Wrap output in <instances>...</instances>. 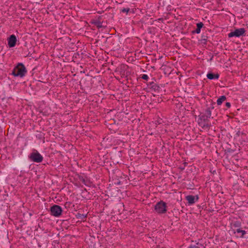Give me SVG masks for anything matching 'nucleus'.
Masks as SVG:
<instances>
[{
    "label": "nucleus",
    "instance_id": "20e7f679",
    "mask_svg": "<svg viewBox=\"0 0 248 248\" xmlns=\"http://www.w3.org/2000/svg\"><path fill=\"white\" fill-rule=\"evenodd\" d=\"M31 159L36 162H41L43 160L42 156L38 152L33 153L31 155Z\"/></svg>",
    "mask_w": 248,
    "mask_h": 248
},
{
    "label": "nucleus",
    "instance_id": "f03ea898",
    "mask_svg": "<svg viewBox=\"0 0 248 248\" xmlns=\"http://www.w3.org/2000/svg\"><path fill=\"white\" fill-rule=\"evenodd\" d=\"M155 210L159 214L165 213L167 211L166 203L162 201L158 202L155 206Z\"/></svg>",
    "mask_w": 248,
    "mask_h": 248
},
{
    "label": "nucleus",
    "instance_id": "9b49d317",
    "mask_svg": "<svg viewBox=\"0 0 248 248\" xmlns=\"http://www.w3.org/2000/svg\"><path fill=\"white\" fill-rule=\"evenodd\" d=\"M94 24L98 28H101L104 27V26L102 25V23L99 21L95 22Z\"/></svg>",
    "mask_w": 248,
    "mask_h": 248
},
{
    "label": "nucleus",
    "instance_id": "0eeeda50",
    "mask_svg": "<svg viewBox=\"0 0 248 248\" xmlns=\"http://www.w3.org/2000/svg\"><path fill=\"white\" fill-rule=\"evenodd\" d=\"M186 198L189 204H193L195 202V200L196 201H197L198 200V196H196V198L195 199V197L192 195H188L186 196Z\"/></svg>",
    "mask_w": 248,
    "mask_h": 248
},
{
    "label": "nucleus",
    "instance_id": "423d86ee",
    "mask_svg": "<svg viewBox=\"0 0 248 248\" xmlns=\"http://www.w3.org/2000/svg\"><path fill=\"white\" fill-rule=\"evenodd\" d=\"M16 38L15 35H12L8 38V45L10 47H14L16 42Z\"/></svg>",
    "mask_w": 248,
    "mask_h": 248
},
{
    "label": "nucleus",
    "instance_id": "6ab92c4d",
    "mask_svg": "<svg viewBox=\"0 0 248 248\" xmlns=\"http://www.w3.org/2000/svg\"><path fill=\"white\" fill-rule=\"evenodd\" d=\"M244 234H245L244 233H243L242 234V236H243Z\"/></svg>",
    "mask_w": 248,
    "mask_h": 248
},
{
    "label": "nucleus",
    "instance_id": "dca6fc26",
    "mask_svg": "<svg viewBox=\"0 0 248 248\" xmlns=\"http://www.w3.org/2000/svg\"><path fill=\"white\" fill-rule=\"evenodd\" d=\"M237 232L243 233V232H245V231H243V230H240V229H238L237 230Z\"/></svg>",
    "mask_w": 248,
    "mask_h": 248
},
{
    "label": "nucleus",
    "instance_id": "2eb2a0df",
    "mask_svg": "<svg viewBox=\"0 0 248 248\" xmlns=\"http://www.w3.org/2000/svg\"><path fill=\"white\" fill-rule=\"evenodd\" d=\"M226 106L227 107L230 108L231 107V104L230 103H229V102H227L226 103Z\"/></svg>",
    "mask_w": 248,
    "mask_h": 248
},
{
    "label": "nucleus",
    "instance_id": "7ed1b4c3",
    "mask_svg": "<svg viewBox=\"0 0 248 248\" xmlns=\"http://www.w3.org/2000/svg\"><path fill=\"white\" fill-rule=\"evenodd\" d=\"M245 32V30L243 28L236 29L234 31L231 32L228 34L229 37H232L233 36L239 37L242 35Z\"/></svg>",
    "mask_w": 248,
    "mask_h": 248
},
{
    "label": "nucleus",
    "instance_id": "f3484780",
    "mask_svg": "<svg viewBox=\"0 0 248 248\" xmlns=\"http://www.w3.org/2000/svg\"><path fill=\"white\" fill-rule=\"evenodd\" d=\"M120 72L122 75H124V72H123L122 71H120Z\"/></svg>",
    "mask_w": 248,
    "mask_h": 248
},
{
    "label": "nucleus",
    "instance_id": "ddd939ff",
    "mask_svg": "<svg viewBox=\"0 0 248 248\" xmlns=\"http://www.w3.org/2000/svg\"><path fill=\"white\" fill-rule=\"evenodd\" d=\"M142 78L145 80H147L148 79V76L146 75H143Z\"/></svg>",
    "mask_w": 248,
    "mask_h": 248
},
{
    "label": "nucleus",
    "instance_id": "f257e3e1",
    "mask_svg": "<svg viewBox=\"0 0 248 248\" xmlns=\"http://www.w3.org/2000/svg\"><path fill=\"white\" fill-rule=\"evenodd\" d=\"M27 71L24 65L19 63L13 71V74L15 76L22 77L24 76Z\"/></svg>",
    "mask_w": 248,
    "mask_h": 248
},
{
    "label": "nucleus",
    "instance_id": "f8f14e48",
    "mask_svg": "<svg viewBox=\"0 0 248 248\" xmlns=\"http://www.w3.org/2000/svg\"><path fill=\"white\" fill-rule=\"evenodd\" d=\"M78 218H80V219H83V218H85L86 217V215H84L83 214H78Z\"/></svg>",
    "mask_w": 248,
    "mask_h": 248
},
{
    "label": "nucleus",
    "instance_id": "4468645a",
    "mask_svg": "<svg viewBox=\"0 0 248 248\" xmlns=\"http://www.w3.org/2000/svg\"><path fill=\"white\" fill-rule=\"evenodd\" d=\"M129 11V8H127V9H124L122 11L123 12H126L127 13L128 11Z\"/></svg>",
    "mask_w": 248,
    "mask_h": 248
},
{
    "label": "nucleus",
    "instance_id": "39448f33",
    "mask_svg": "<svg viewBox=\"0 0 248 248\" xmlns=\"http://www.w3.org/2000/svg\"><path fill=\"white\" fill-rule=\"evenodd\" d=\"M62 209L58 205H54L51 208V212L52 215L57 217L60 216L62 213Z\"/></svg>",
    "mask_w": 248,
    "mask_h": 248
},
{
    "label": "nucleus",
    "instance_id": "a211bd4d",
    "mask_svg": "<svg viewBox=\"0 0 248 248\" xmlns=\"http://www.w3.org/2000/svg\"><path fill=\"white\" fill-rule=\"evenodd\" d=\"M125 67H126L125 66H124H124H121V68H122L123 67L124 68H125Z\"/></svg>",
    "mask_w": 248,
    "mask_h": 248
},
{
    "label": "nucleus",
    "instance_id": "9d476101",
    "mask_svg": "<svg viewBox=\"0 0 248 248\" xmlns=\"http://www.w3.org/2000/svg\"><path fill=\"white\" fill-rule=\"evenodd\" d=\"M203 24L202 23H199L197 24V29H196L195 32L197 33H199L201 31V29L203 27Z\"/></svg>",
    "mask_w": 248,
    "mask_h": 248
},
{
    "label": "nucleus",
    "instance_id": "1a4fd4ad",
    "mask_svg": "<svg viewBox=\"0 0 248 248\" xmlns=\"http://www.w3.org/2000/svg\"><path fill=\"white\" fill-rule=\"evenodd\" d=\"M226 99V97L223 95L221 96L219 98H218L217 100V104L218 105H220Z\"/></svg>",
    "mask_w": 248,
    "mask_h": 248
},
{
    "label": "nucleus",
    "instance_id": "6e6552de",
    "mask_svg": "<svg viewBox=\"0 0 248 248\" xmlns=\"http://www.w3.org/2000/svg\"><path fill=\"white\" fill-rule=\"evenodd\" d=\"M207 77L208 78L210 79H214V78H216V79H217L219 77V75L217 74H213L212 73H208L207 75Z\"/></svg>",
    "mask_w": 248,
    "mask_h": 248
}]
</instances>
